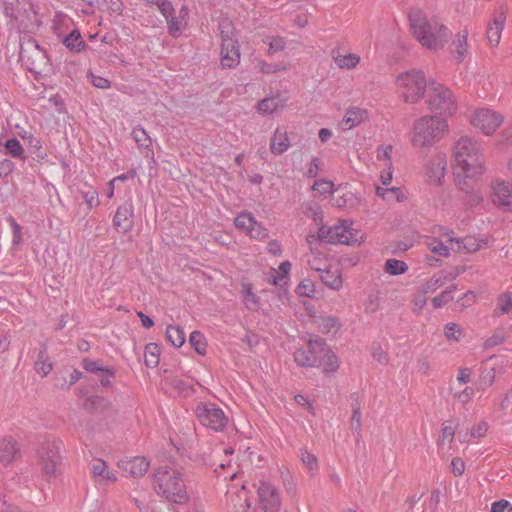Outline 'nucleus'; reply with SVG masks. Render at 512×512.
<instances>
[{
    "instance_id": "nucleus-1",
    "label": "nucleus",
    "mask_w": 512,
    "mask_h": 512,
    "mask_svg": "<svg viewBox=\"0 0 512 512\" xmlns=\"http://www.w3.org/2000/svg\"><path fill=\"white\" fill-rule=\"evenodd\" d=\"M453 157L456 185L469 194L474 189L469 181L476 182L485 171L482 148L476 140L464 136L455 143Z\"/></svg>"
},
{
    "instance_id": "nucleus-2",
    "label": "nucleus",
    "mask_w": 512,
    "mask_h": 512,
    "mask_svg": "<svg viewBox=\"0 0 512 512\" xmlns=\"http://www.w3.org/2000/svg\"><path fill=\"white\" fill-rule=\"evenodd\" d=\"M413 36L426 49H442L451 39L452 32L438 18L427 16L420 9H412L408 14Z\"/></svg>"
},
{
    "instance_id": "nucleus-3",
    "label": "nucleus",
    "mask_w": 512,
    "mask_h": 512,
    "mask_svg": "<svg viewBox=\"0 0 512 512\" xmlns=\"http://www.w3.org/2000/svg\"><path fill=\"white\" fill-rule=\"evenodd\" d=\"M154 489L168 501L182 505L188 500L183 468L170 462L154 473Z\"/></svg>"
},
{
    "instance_id": "nucleus-4",
    "label": "nucleus",
    "mask_w": 512,
    "mask_h": 512,
    "mask_svg": "<svg viewBox=\"0 0 512 512\" xmlns=\"http://www.w3.org/2000/svg\"><path fill=\"white\" fill-rule=\"evenodd\" d=\"M448 132L445 118L437 115H426L417 119L412 128L411 143L416 148H431Z\"/></svg>"
},
{
    "instance_id": "nucleus-5",
    "label": "nucleus",
    "mask_w": 512,
    "mask_h": 512,
    "mask_svg": "<svg viewBox=\"0 0 512 512\" xmlns=\"http://www.w3.org/2000/svg\"><path fill=\"white\" fill-rule=\"evenodd\" d=\"M396 91L405 103L415 104L429 87L422 70L411 69L399 73L395 78Z\"/></svg>"
},
{
    "instance_id": "nucleus-6",
    "label": "nucleus",
    "mask_w": 512,
    "mask_h": 512,
    "mask_svg": "<svg viewBox=\"0 0 512 512\" xmlns=\"http://www.w3.org/2000/svg\"><path fill=\"white\" fill-rule=\"evenodd\" d=\"M221 36V65L223 68H235L240 63V46L235 30L228 19L219 22Z\"/></svg>"
},
{
    "instance_id": "nucleus-7",
    "label": "nucleus",
    "mask_w": 512,
    "mask_h": 512,
    "mask_svg": "<svg viewBox=\"0 0 512 512\" xmlns=\"http://www.w3.org/2000/svg\"><path fill=\"white\" fill-rule=\"evenodd\" d=\"M427 102L430 110L441 115H452L457 110V102L452 91L436 81L429 82Z\"/></svg>"
},
{
    "instance_id": "nucleus-8",
    "label": "nucleus",
    "mask_w": 512,
    "mask_h": 512,
    "mask_svg": "<svg viewBox=\"0 0 512 512\" xmlns=\"http://www.w3.org/2000/svg\"><path fill=\"white\" fill-rule=\"evenodd\" d=\"M199 423L215 432H222L228 423V417L215 403L200 402L195 408Z\"/></svg>"
},
{
    "instance_id": "nucleus-9",
    "label": "nucleus",
    "mask_w": 512,
    "mask_h": 512,
    "mask_svg": "<svg viewBox=\"0 0 512 512\" xmlns=\"http://www.w3.org/2000/svg\"><path fill=\"white\" fill-rule=\"evenodd\" d=\"M362 239L360 231L353 227V222L341 220L339 223L329 227L327 230L322 225V241L353 245Z\"/></svg>"
},
{
    "instance_id": "nucleus-10",
    "label": "nucleus",
    "mask_w": 512,
    "mask_h": 512,
    "mask_svg": "<svg viewBox=\"0 0 512 512\" xmlns=\"http://www.w3.org/2000/svg\"><path fill=\"white\" fill-rule=\"evenodd\" d=\"M470 122L475 129L490 136L502 125L504 116L490 108H479L471 115Z\"/></svg>"
},
{
    "instance_id": "nucleus-11",
    "label": "nucleus",
    "mask_w": 512,
    "mask_h": 512,
    "mask_svg": "<svg viewBox=\"0 0 512 512\" xmlns=\"http://www.w3.org/2000/svg\"><path fill=\"white\" fill-rule=\"evenodd\" d=\"M61 462L60 446L55 442L43 443L38 450V465L46 477L55 476Z\"/></svg>"
},
{
    "instance_id": "nucleus-12",
    "label": "nucleus",
    "mask_w": 512,
    "mask_h": 512,
    "mask_svg": "<svg viewBox=\"0 0 512 512\" xmlns=\"http://www.w3.org/2000/svg\"><path fill=\"white\" fill-rule=\"evenodd\" d=\"M258 507L263 512H278L280 496L278 489L269 482L261 481L258 487Z\"/></svg>"
},
{
    "instance_id": "nucleus-13",
    "label": "nucleus",
    "mask_w": 512,
    "mask_h": 512,
    "mask_svg": "<svg viewBox=\"0 0 512 512\" xmlns=\"http://www.w3.org/2000/svg\"><path fill=\"white\" fill-rule=\"evenodd\" d=\"M447 156L444 152L435 153L426 166V176L431 184L441 185L446 175Z\"/></svg>"
},
{
    "instance_id": "nucleus-14",
    "label": "nucleus",
    "mask_w": 512,
    "mask_h": 512,
    "mask_svg": "<svg viewBox=\"0 0 512 512\" xmlns=\"http://www.w3.org/2000/svg\"><path fill=\"white\" fill-rule=\"evenodd\" d=\"M492 201L505 212L512 211V183L495 181L492 185Z\"/></svg>"
},
{
    "instance_id": "nucleus-15",
    "label": "nucleus",
    "mask_w": 512,
    "mask_h": 512,
    "mask_svg": "<svg viewBox=\"0 0 512 512\" xmlns=\"http://www.w3.org/2000/svg\"><path fill=\"white\" fill-rule=\"evenodd\" d=\"M134 226V207L131 201L120 205L113 217V227L122 233H127Z\"/></svg>"
},
{
    "instance_id": "nucleus-16",
    "label": "nucleus",
    "mask_w": 512,
    "mask_h": 512,
    "mask_svg": "<svg viewBox=\"0 0 512 512\" xmlns=\"http://www.w3.org/2000/svg\"><path fill=\"white\" fill-rule=\"evenodd\" d=\"M318 341L309 340L305 346L298 348L294 353V360L299 366L314 367L318 363V352L316 346Z\"/></svg>"
},
{
    "instance_id": "nucleus-17",
    "label": "nucleus",
    "mask_w": 512,
    "mask_h": 512,
    "mask_svg": "<svg viewBox=\"0 0 512 512\" xmlns=\"http://www.w3.org/2000/svg\"><path fill=\"white\" fill-rule=\"evenodd\" d=\"M118 467L126 476L139 477L143 476L147 472L149 468V461L145 457L136 456L120 460Z\"/></svg>"
},
{
    "instance_id": "nucleus-18",
    "label": "nucleus",
    "mask_w": 512,
    "mask_h": 512,
    "mask_svg": "<svg viewBox=\"0 0 512 512\" xmlns=\"http://www.w3.org/2000/svg\"><path fill=\"white\" fill-rule=\"evenodd\" d=\"M21 456L17 441L11 436L0 439V462L4 466L12 464Z\"/></svg>"
},
{
    "instance_id": "nucleus-19",
    "label": "nucleus",
    "mask_w": 512,
    "mask_h": 512,
    "mask_svg": "<svg viewBox=\"0 0 512 512\" xmlns=\"http://www.w3.org/2000/svg\"><path fill=\"white\" fill-rule=\"evenodd\" d=\"M93 480L100 484L113 483L117 480L115 473L108 468V464L102 459H94L89 465Z\"/></svg>"
},
{
    "instance_id": "nucleus-20",
    "label": "nucleus",
    "mask_w": 512,
    "mask_h": 512,
    "mask_svg": "<svg viewBox=\"0 0 512 512\" xmlns=\"http://www.w3.org/2000/svg\"><path fill=\"white\" fill-rule=\"evenodd\" d=\"M370 113L367 109L352 106L347 109L345 115L341 120V125L344 130H351L362 123L369 121Z\"/></svg>"
},
{
    "instance_id": "nucleus-21",
    "label": "nucleus",
    "mask_w": 512,
    "mask_h": 512,
    "mask_svg": "<svg viewBox=\"0 0 512 512\" xmlns=\"http://www.w3.org/2000/svg\"><path fill=\"white\" fill-rule=\"evenodd\" d=\"M505 21V13L501 10L498 11L497 15L493 19V22L489 24L487 29V39L492 47H497L499 45L505 26Z\"/></svg>"
},
{
    "instance_id": "nucleus-22",
    "label": "nucleus",
    "mask_w": 512,
    "mask_h": 512,
    "mask_svg": "<svg viewBox=\"0 0 512 512\" xmlns=\"http://www.w3.org/2000/svg\"><path fill=\"white\" fill-rule=\"evenodd\" d=\"M286 101V97L280 93H277L260 100L256 107L257 110L262 114H272L282 110L286 105Z\"/></svg>"
},
{
    "instance_id": "nucleus-23",
    "label": "nucleus",
    "mask_w": 512,
    "mask_h": 512,
    "mask_svg": "<svg viewBox=\"0 0 512 512\" xmlns=\"http://www.w3.org/2000/svg\"><path fill=\"white\" fill-rule=\"evenodd\" d=\"M187 15L188 8L186 6H182L177 16L175 15V13H173L168 18H166L168 33L172 37L177 38L181 35L183 29L186 26L185 18Z\"/></svg>"
},
{
    "instance_id": "nucleus-24",
    "label": "nucleus",
    "mask_w": 512,
    "mask_h": 512,
    "mask_svg": "<svg viewBox=\"0 0 512 512\" xmlns=\"http://www.w3.org/2000/svg\"><path fill=\"white\" fill-rule=\"evenodd\" d=\"M322 284L335 291L342 288L343 279L338 265H330L322 269Z\"/></svg>"
},
{
    "instance_id": "nucleus-25",
    "label": "nucleus",
    "mask_w": 512,
    "mask_h": 512,
    "mask_svg": "<svg viewBox=\"0 0 512 512\" xmlns=\"http://www.w3.org/2000/svg\"><path fill=\"white\" fill-rule=\"evenodd\" d=\"M375 195L387 203H401L406 200V194L403 189L395 186H375Z\"/></svg>"
},
{
    "instance_id": "nucleus-26",
    "label": "nucleus",
    "mask_w": 512,
    "mask_h": 512,
    "mask_svg": "<svg viewBox=\"0 0 512 512\" xmlns=\"http://www.w3.org/2000/svg\"><path fill=\"white\" fill-rule=\"evenodd\" d=\"M453 277H450L446 272L444 271H438L437 273L433 274L429 279H427L425 282L421 284L422 291L424 293H434L437 291L440 287L445 285L448 281L453 280Z\"/></svg>"
},
{
    "instance_id": "nucleus-27",
    "label": "nucleus",
    "mask_w": 512,
    "mask_h": 512,
    "mask_svg": "<svg viewBox=\"0 0 512 512\" xmlns=\"http://www.w3.org/2000/svg\"><path fill=\"white\" fill-rule=\"evenodd\" d=\"M290 142L286 130L277 128L270 141L271 152L275 155H281L288 150Z\"/></svg>"
},
{
    "instance_id": "nucleus-28",
    "label": "nucleus",
    "mask_w": 512,
    "mask_h": 512,
    "mask_svg": "<svg viewBox=\"0 0 512 512\" xmlns=\"http://www.w3.org/2000/svg\"><path fill=\"white\" fill-rule=\"evenodd\" d=\"M340 367V358L331 349H326L322 354V373L331 376L334 375Z\"/></svg>"
},
{
    "instance_id": "nucleus-29",
    "label": "nucleus",
    "mask_w": 512,
    "mask_h": 512,
    "mask_svg": "<svg viewBox=\"0 0 512 512\" xmlns=\"http://www.w3.org/2000/svg\"><path fill=\"white\" fill-rule=\"evenodd\" d=\"M341 328L342 323L337 317L322 316V335H326L327 340L335 339Z\"/></svg>"
},
{
    "instance_id": "nucleus-30",
    "label": "nucleus",
    "mask_w": 512,
    "mask_h": 512,
    "mask_svg": "<svg viewBox=\"0 0 512 512\" xmlns=\"http://www.w3.org/2000/svg\"><path fill=\"white\" fill-rule=\"evenodd\" d=\"M63 44L67 49L72 52H82L87 48L86 42L82 39L81 33L78 29H74L63 39Z\"/></svg>"
},
{
    "instance_id": "nucleus-31",
    "label": "nucleus",
    "mask_w": 512,
    "mask_h": 512,
    "mask_svg": "<svg viewBox=\"0 0 512 512\" xmlns=\"http://www.w3.org/2000/svg\"><path fill=\"white\" fill-rule=\"evenodd\" d=\"M361 58L356 53L339 54L334 57V63L340 69L352 70L358 66Z\"/></svg>"
},
{
    "instance_id": "nucleus-32",
    "label": "nucleus",
    "mask_w": 512,
    "mask_h": 512,
    "mask_svg": "<svg viewBox=\"0 0 512 512\" xmlns=\"http://www.w3.org/2000/svg\"><path fill=\"white\" fill-rule=\"evenodd\" d=\"M53 369L52 363L48 360L46 347L39 351L38 358L34 363V370L42 377L47 376Z\"/></svg>"
},
{
    "instance_id": "nucleus-33",
    "label": "nucleus",
    "mask_w": 512,
    "mask_h": 512,
    "mask_svg": "<svg viewBox=\"0 0 512 512\" xmlns=\"http://www.w3.org/2000/svg\"><path fill=\"white\" fill-rule=\"evenodd\" d=\"M454 45L456 46L455 57L462 62L468 52V30L464 29L458 32Z\"/></svg>"
},
{
    "instance_id": "nucleus-34",
    "label": "nucleus",
    "mask_w": 512,
    "mask_h": 512,
    "mask_svg": "<svg viewBox=\"0 0 512 512\" xmlns=\"http://www.w3.org/2000/svg\"><path fill=\"white\" fill-rule=\"evenodd\" d=\"M160 347L156 343L145 346L144 361L147 367L155 368L159 364Z\"/></svg>"
},
{
    "instance_id": "nucleus-35",
    "label": "nucleus",
    "mask_w": 512,
    "mask_h": 512,
    "mask_svg": "<svg viewBox=\"0 0 512 512\" xmlns=\"http://www.w3.org/2000/svg\"><path fill=\"white\" fill-rule=\"evenodd\" d=\"M166 337L174 347H181L185 343V333L180 326L169 325L166 329Z\"/></svg>"
},
{
    "instance_id": "nucleus-36",
    "label": "nucleus",
    "mask_w": 512,
    "mask_h": 512,
    "mask_svg": "<svg viewBox=\"0 0 512 512\" xmlns=\"http://www.w3.org/2000/svg\"><path fill=\"white\" fill-rule=\"evenodd\" d=\"M510 312H512V295L509 293L499 295L494 315L499 317L501 315L509 314Z\"/></svg>"
},
{
    "instance_id": "nucleus-37",
    "label": "nucleus",
    "mask_w": 512,
    "mask_h": 512,
    "mask_svg": "<svg viewBox=\"0 0 512 512\" xmlns=\"http://www.w3.org/2000/svg\"><path fill=\"white\" fill-rule=\"evenodd\" d=\"M384 270L389 275L398 276L404 274L408 270V265L403 260L390 258L385 262Z\"/></svg>"
},
{
    "instance_id": "nucleus-38",
    "label": "nucleus",
    "mask_w": 512,
    "mask_h": 512,
    "mask_svg": "<svg viewBox=\"0 0 512 512\" xmlns=\"http://www.w3.org/2000/svg\"><path fill=\"white\" fill-rule=\"evenodd\" d=\"M457 290V285H452L443 290L439 295L432 299V305L435 309L442 308L453 299V293Z\"/></svg>"
},
{
    "instance_id": "nucleus-39",
    "label": "nucleus",
    "mask_w": 512,
    "mask_h": 512,
    "mask_svg": "<svg viewBox=\"0 0 512 512\" xmlns=\"http://www.w3.org/2000/svg\"><path fill=\"white\" fill-rule=\"evenodd\" d=\"M462 335L463 330L460 325L454 322L446 323L444 327V336L448 342H459Z\"/></svg>"
},
{
    "instance_id": "nucleus-40",
    "label": "nucleus",
    "mask_w": 512,
    "mask_h": 512,
    "mask_svg": "<svg viewBox=\"0 0 512 512\" xmlns=\"http://www.w3.org/2000/svg\"><path fill=\"white\" fill-rule=\"evenodd\" d=\"M189 342L198 354H206L207 342L204 335L201 332L193 331L190 335Z\"/></svg>"
},
{
    "instance_id": "nucleus-41",
    "label": "nucleus",
    "mask_w": 512,
    "mask_h": 512,
    "mask_svg": "<svg viewBox=\"0 0 512 512\" xmlns=\"http://www.w3.org/2000/svg\"><path fill=\"white\" fill-rule=\"evenodd\" d=\"M301 461L304 466L312 473L318 471V458L315 454L309 452L307 449H301Z\"/></svg>"
},
{
    "instance_id": "nucleus-42",
    "label": "nucleus",
    "mask_w": 512,
    "mask_h": 512,
    "mask_svg": "<svg viewBox=\"0 0 512 512\" xmlns=\"http://www.w3.org/2000/svg\"><path fill=\"white\" fill-rule=\"evenodd\" d=\"M392 152H393L392 145L379 146L376 151L377 160L383 162V166L394 167L393 161H392Z\"/></svg>"
},
{
    "instance_id": "nucleus-43",
    "label": "nucleus",
    "mask_w": 512,
    "mask_h": 512,
    "mask_svg": "<svg viewBox=\"0 0 512 512\" xmlns=\"http://www.w3.org/2000/svg\"><path fill=\"white\" fill-rule=\"evenodd\" d=\"M234 224L247 233L251 226L255 225V218L249 212H242L235 218Z\"/></svg>"
},
{
    "instance_id": "nucleus-44",
    "label": "nucleus",
    "mask_w": 512,
    "mask_h": 512,
    "mask_svg": "<svg viewBox=\"0 0 512 512\" xmlns=\"http://www.w3.org/2000/svg\"><path fill=\"white\" fill-rule=\"evenodd\" d=\"M6 152L13 158H24V148L16 138H11L4 144Z\"/></svg>"
},
{
    "instance_id": "nucleus-45",
    "label": "nucleus",
    "mask_w": 512,
    "mask_h": 512,
    "mask_svg": "<svg viewBox=\"0 0 512 512\" xmlns=\"http://www.w3.org/2000/svg\"><path fill=\"white\" fill-rule=\"evenodd\" d=\"M429 250L437 255L448 257L450 255V249L442 241L436 238H429L427 241Z\"/></svg>"
},
{
    "instance_id": "nucleus-46",
    "label": "nucleus",
    "mask_w": 512,
    "mask_h": 512,
    "mask_svg": "<svg viewBox=\"0 0 512 512\" xmlns=\"http://www.w3.org/2000/svg\"><path fill=\"white\" fill-rule=\"evenodd\" d=\"M81 365L87 372L95 373L98 376L101 375V373L107 368L106 366L102 365L101 361L90 358H84L81 362Z\"/></svg>"
},
{
    "instance_id": "nucleus-47",
    "label": "nucleus",
    "mask_w": 512,
    "mask_h": 512,
    "mask_svg": "<svg viewBox=\"0 0 512 512\" xmlns=\"http://www.w3.org/2000/svg\"><path fill=\"white\" fill-rule=\"evenodd\" d=\"M81 365L87 372L95 373L98 376L101 375V373L107 368L106 366L102 365L101 361L90 358H84L81 362Z\"/></svg>"
},
{
    "instance_id": "nucleus-48",
    "label": "nucleus",
    "mask_w": 512,
    "mask_h": 512,
    "mask_svg": "<svg viewBox=\"0 0 512 512\" xmlns=\"http://www.w3.org/2000/svg\"><path fill=\"white\" fill-rule=\"evenodd\" d=\"M133 139L141 147H149L151 145V138L142 127H136L132 130Z\"/></svg>"
},
{
    "instance_id": "nucleus-49",
    "label": "nucleus",
    "mask_w": 512,
    "mask_h": 512,
    "mask_svg": "<svg viewBox=\"0 0 512 512\" xmlns=\"http://www.w3.org/2000/svg\"><path fill=\"white\" fill-rule=\"evenodd\" d=\"M455 432L456 430L454 426L449 422H444L440 430L439 443L443 444L445 441L451 443L454 440Z\"/></svg>"
},
{
    "instance_id": "nucleus-50",
    "label": "nucleus",
    "mask_w": 512,
    "mask_h": 512,
    "mask_svg": "<svg viewBox=\"0 0 512 512\" xmlns=\"http://www.w3.org/2000/svg\"><path fill=\"white\" fill-rule=\"evenodd\" d=\"M244 486L242 487V490H244ZM239 503H234V512H250L251 502L246 497V494L244 491H241L236 496Z\"/></svg>"
},
{
    "instance_id": "nucleus-51",
    "label": "nucleus",
    "mask_w": 512,
    "mask_h": 512,
    "mask_svg": "<svg viewBox=\"0 0 512 512\" xmlns=\"http://www.w3.org/2000/svg\"><path fill=\"white\" fill-rule=\"evenodd\" d=\"M244 303L248 309H255L258 304V297L252 292L249 285H244L242 289Z\"/></svg>"
},
{
    "instance_id": "nucleus-52",
    "label": "nucleus",
    "mask_w": 512,
    "mask_h": 512,
    "mask_svg": "<svg viewBox=\"0 0 512 512\" xmlns=\"http://www.w3.org/2000/svg\"><path fill=\"white\" fill-rule=\"evenodd\" d=\"M296 291L300 296L312 298L316 292V286L311 280H304L298 285Z\"/></svg>"
},
{
    "instance_id": "nucleus-53",
    "label": "nucleus",
    "mask_w": 512,
    "mask_h": 512,
    "mask_svg": "<svg viewBox=\"0 0 512 512\" xmlns=\"http://www.w3.org/2000/svg\"><path fill=\"white\" fill-rule=\"evenodd\" d=\"M83 376V373L77 369H74L70 374L69 382L66 381L65 378L57 379L56 385L61 389H69L72 385H74L77 381H79Z\"/></svg>"
},
{
    "instance_id": "nucleus-54",
    "label": "nucleus",
    "mask_w": 512,
    "mask_h": 512,
    "mask_svg": "<svg viewBox=\"0 0 512 512\" xmlns=\"http://www.w3.org/2000/svg\"><path fill=\"white\" fill-rule=\"evenodd\" d=\"M489 425L486 421H479L475 426L470 429V437L473 439H481L486 436Z\"/></svg>"
},
{
    "instance_id": "nucleus-55",
    "label": "nucleus",
    "mask_w": 512,
    "mask_h": 512,
    "mask_svg": "<svg viewBox=\"0 0 512 512\" xmlns=\"http://www.w3.org/2000/svg\"><path fill=\"white\" fill-rule=\"evenodd\" d=\"M394 174V167H386L383 166V169L379 174V182L380 184H376L375 186L387 187L390 186Z\"/></svg>"
},
{
    "instance_id": "nucleus-56",
    "label": "nucleus",
    "mask_w": 512,
    "mask_h": 512,
    "mask_svg": "<svg viewBox=\"0 0 512 512\" xmlns=\"http://www.w3.org/2000/svg\"><path fill=\"white\" fill-rule=\"evenodd\" d=\"M307 243L309 244L310 250L313 254L318 255L319 246H320V227L316 229V231L312 234H309L306 237Z\"/></svg>"
},
{
    "instance_id": "nucleus-57",
    "label": "nucleus",
    "mask_w": 512,
    "mask_h": 512,
    "mask_svg": "<svg viewBox=\"0 0 512 512\" xmlns=\"http://www.w3.org/2000/svg\"><path fill=\"white\" fill-rule=\"evenodd\" d=\"M351 428L357 433L361 430V411L358 403L352 404Z\"/></svg>"
},
{
    "instance_id": "nucleus-58",
    "label": "nucleus",
    "mask_w": 512,
    "mask_h": 512,
    "mask_svg": "<svg viewBox=\"0 0 512 512\" xmlns=\"http://www.w3.org/2000/svg\"><path fill=\"white\" fill-rule=\"evenodd\" d=\"M428 293H424L422 291V288L420 287L419 290L415 293L414 295V298H413V306H414V310L416 312H420L422 311V309L426 306V303H427V295Z\"/></svg>"
},
{
    "instance_id": "nucleus-59",
    "label": "nucleus",
    "mask_w": 512,
    "mask_h": 512,
    "mask_svg": "<svg viewBox=\"0 0 512 512\" xmlns=\"http://www.w3.org/2000/svg\"><path fill=\"white\" fill-rule=\"evenodd\" d=\"M8 221L10 222L13 232L12 244L13 246H17L22 242V228L13 217H10Z\"/></svg>"
},
{
    "instance_id": "nucleus-60",
    "label": "nucleus",
    "mask_w": 512,
    "mask_h": 512,
    "mask_svg": "<svg viewBox=\"0 0 512 512\" xmlns=\"http://www.w3.org/2000/svg\"><path fill=\"white\" fill-rule=\"evenodd\" d=\"M99 381L101 386L108 388L112 386V382L115 379V371L112 368L107 367L101 375H99Z\"/></svg>"
},
{
    "instance_id": "nucleus-61",
    "label": "nucleus",
    "mask_w": 512,
    "mask_h": 512,
    "mask_svg": "<svg viewBox=\"0 0 512 512\" xmlns=\"http://www.w3.org/2000/svg\"><path fill=\"white\" fill-rule=\"evenodd\" d=\"M251 238L263 239L268 236V230L255 220V225L247 232Z\"/></svg>"
},
{
    "instance_id": "nucleus-62",
    "label": "nucleus",
    "mask_w": 512,
    "mask_h": 512,
    "mask_svg": "<svg viewBox=\"0 0 512 512\" xmlns=\"http://www.w3.org/2000/svg\"><path fill=\"white\" fill-rule=\"evenodd\" d=\"M475 391L472 387H465L462 391L455 394L457 400L462 404H468L474 398Z\"/></svg>"
},
{
    "instance_id": "nucleus-63",
    "label": "nucleus",
    "mask_w": 512,
    "mask_h": 512,
    "mask_svg": "<svg viewBox=\"0 0 512 512\" xmlns=\"http://www.w3.org/2000/svg\"><path fill=\"white\" fill-rule=\"evenodd\" d=\"M83 198L89 208L99 204L98 192L94 188H89L86 192H83Z\"/></svg>"
},
{
    "instance_id": "nucleus-64",
    "label": "nucleus",
    "mask_w": 512,
    "mask_h": 512,
    "mask_svg": "<svg viewBox=\"0 0 512 512\" xmlns=\"http://www.w3.org/2000/svg\"><path fill=\"white\" fill-rule=\"evenodd\" d=\"M451 471L455 476H462L465 471V463L459 458H453L451 461Z\"/></svg>"
}]
</instances>
